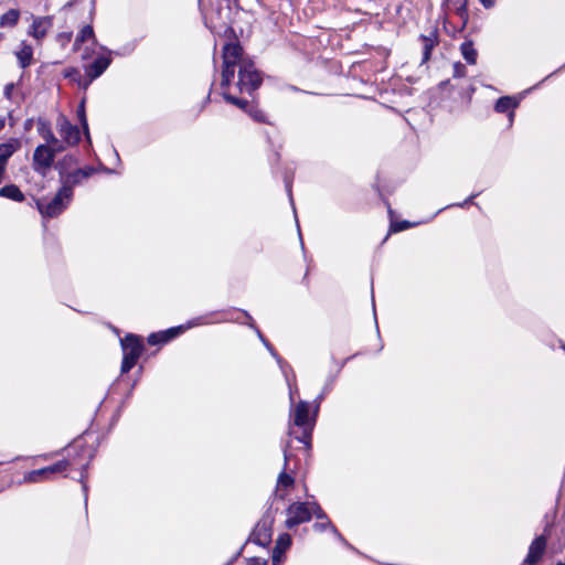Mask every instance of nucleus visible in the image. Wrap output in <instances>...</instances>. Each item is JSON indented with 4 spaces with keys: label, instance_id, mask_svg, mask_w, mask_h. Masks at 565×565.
Masks as SVG:
<instances>
[{
    "label": "nucleus",
    "instance_id": "1",
    "mask_svg": "<svg viewBox=\"0 0 565 565\" xmlns=\"http://www.w3.org/2000/svg\"><path fill=\"white\" fill-rule=\"evenodd\" d=\"M238 68V81L235 84L239 93L252 94L262 84V76L253 61L243 56V49L238 43H227L223 47V67L221 87L224 99L241 109L248 106V102L231 94V83Z\"/></svg>",
    "mask_w": 565,
    "mask_h": 565
},
{
    "label": "nucleus",
    "instance_id": "2",
    "mask_svg": "<svg viewBox=\"0 0 565 565\" xmlns=\"http://www.w3.org/2000/svg\"><path fill=\"white\" fill-rule=\"evenodd\" d=\"M313 426L315 418L309 416V404L300 401L290 413L289 435L309 446Z\"/></svg>",
    "mask_w": 565,
    "mask_h": 565
},
{
    "label": "nucleus",
    "instance_id": "3",
    "mask_svg": "<svg viewBox=\"0 0 565 565\" xmlns=\"http://www.w3.org/2000/svg\"><path fill=\"white\" fill-rule=\"evenodd\" d=\"M73 192L68 188H62L51 200L40 199L36 201L39 212L45 217L60 215L71 203Z\"/></svg>",
    "mask_w": 565,
    "mask_h": 565
},
{
    "label": "nucleus",
    "instance_id": "4",
    "mask_svg": "<svg viewBox=\"0 0 565 565\" xmlns=\"http://www.w3.org/2000/svg\"><path fill=\"white\" fill-rule=\"evenodd\" d=\"M124 358L121 363V373H128L140 358L143 347L140 339L134 334H128L121 340Z\"/></svg>",
    "mask_w": 565,
    "mask_h": 565
},
{
    "label": "nucleus",
    "instance_id": "5",
    "mask_svg": "<svg viewBox=\"0 0 565 565\" xmlns=\"http://www.w3.org/2000/svg\"><path fill=\"white\" fill-rule=\"evenodd\" d=\"M75 459H63L52 466L32 470L24 475V482L36 483L51 480L54 475L64 472L68 467L75 465Z\"/></svg>",
    "mask_w": 565,
    "mask_h": 565
},
{
    "label": "nucleus",
    "instance_id": "6",
    "mask_svg": "<svg viewBox=\"0 0 565 565\" xmlns=\"http://www.w3.org/2000/svg\"><path fill=\"white\" fill-rule=\"evenodd\" d=\"M285 525L292 529L311 520V502H294L286 510Z\"/></svg>",
    "mask_w": 565,
    "mask_h": 565
},
{
    "label": "nucleus",
    "instance_id": "7",
    "mask_svg": "<svg viewBox=\"0 0 565 565\" xmlns=\"http://www.w3.org/2000/svg\"><path fill=\"white\" fill-rule=\"evenodd\" d=\"M62 151V148H50L46 145H40L33 152L34 170L44 173L54 162L55 154Z\"/></svg>",
    "mask_w": 565,
    "mask_h": 565
},
{
    "label": "nucleus",
    "instance_id": "8",
    "mask_svg": "<svg viewBox=\"0 0 565 565\" xmlns=\"http://www.w3.org/2000/svg\"><path fill=\"white\" fill-rule=\"evenodd\" d=\"M56 169L60 173L62 188H68L72 192L76 184H79L95 172L93 168L76 169L72 172L63 171V163H57Z\"/></svg>",
    "mask_w": 565,
    "mask_h": 565
},
{
    "label": "nucleus",
    "instance_id": "9",
    "mask_svg": "<svg viewBox=\"0 0 565 565\" xmlns=\"http://www.w3.org/2000/svg\"><path fill=\"white\" fill-rule=\"evenodd\" d=\"M273 523L274 515L271 511L268 510L254 529L253 536L255 543L260 546H266L270 543Z\"/></svg>",
    "mask_w": 565,
    "mask_h": 565
},
{
    "label": "nucleus",
    "instance_id": "10",
    "mask_svg": "<svg viewBox=\"0 0 565 565\" xmlns=\"http://www.w3.org/2000/svg\"><path fill=\"white\" fill-rule=\"evenodd\" d=\"M57 130L63 140L68 146H74L81 140V132L77 126L72 125L70 120L63 116L57 119Z\"/></svg>",
    "mask_w": 565,
    "mask_h": 565
},
{
    "label": "nucleus",
    "instance_id": "11",
    "mask_svg": "<svg viewBox=\"0 0 565 565\" xmlns=\"http://www.w3.org/2000/svg\"><path fill=\"white\" fill-rule=\"evenodd\" d=\"M110 54V52H108ZM111 58L109 55H99L93 63L85 66V73L88 77V82L84 85V88L88 86L90 82L99 77L110 65Z\"/></svg>",
    "mask_w": 565,
    "mask_h": 565
},
{
    "label": "nucleus",
    "instance_id": "12",
    "mask_svg": "<svg viewBox=\"0 0 565 565\" xmlns=\"http://www.w3.org/2000/svg\"><path fill=\"white\" fill-rule=\"evenodd\" d=\"M53 25L52 17H38L33 19L29 34L36 40H42Z\"/></svg>",
    "mask_w": 565,
    "mask_h": 565
},
{
    "label": "nucleus",
    "instance_id": "13",
    "mask_svg": "<svg viewBox=\"0 0 565 565\" xmlns=\"http://www.w3.org/2000/svg\"><path fill=\"white\" fill-rule=\"evenodd\" d=\"M546 547V540L544 536L536 537L530 545L525 562L530 565L536 564L543 556Z\"/></svg>",
    "mask_w": 565,
    "mask_h": 565
},
{
    "label": "nucleus",
    "instance_id": "14",
    "mask_svg": "<svg viewBox=\"0 0 565 565\" xmlns=\"http://www.w3.org/2000/svg\"><path fill=\"white\" fill-rule=\"evenodd\" d=\"M419 40L422 41L423 45L422 63L424 64L429 61L431 51L437 44V33L435 31H431L429 35H420Z\"/></svg>",
    "mask_w": 565,
    "mask_h": 565
},
{
    "label": "nucleus",
    "instance_id": "15",
    "mask_svg": "<svg viewBox=\"0 0 565 565\" xmlns=\"http://www.w3.org/2000/svg\"><path fill=\"white\" fill-rule=\"evenodd\" d=\"M89 40L94 44H97L93 26L90 24H87V25H84L81 29V31L78 32V34L76 35V39H75L74 45H73V50L78 51L81 45Z\"/></svg>",
    "mask_w": 565,
    "mask_h": 565
},
{
    "label": "nucleus",
    "instance_id": "16",
    "mask_svg": "<svg viewBox=\"0 0 565 565\" xmlns=\"http://www.w3.org/2000/svg\"><path fill=\"white\" fill-rule=\"evenodd\" d=\"M288 451L287 449L284 450V469L279 473L277 479V492H279L282 488L291 487L295 482V479L286 472L287 466H288Z\"/></svg>",
    "mask_w": 565,
    "mask_h": 565
},
{
    "label": "nucleus",
    "instance_id": "17",
    "mask_svg": "<svg viewBox=\"0 0 565 565\" xmlns=\"http://www.w3.org/2000/svg\"><path fill=\"white\" fill-rule=\"evenodd\" d=\"M181 327L179 328H171L164 333H152L148 337V342L151 345L158 344V343H164L175 337L180 331Z\"/></svg>",
    "mask_w": 565,
    "mask_h": 565
},
{
    "label": "nucleus",
    "instance_id": "18",
    "mask_svg": "<svg viewBox=\"0 0 565 565\" xmlns=\"http://www.w3.org/2000/svg\"><path fill=\"white\" fill-rule=\"evenodd\" d=\"M33 57V50L31 45L22 43L21 49L17 52V58L22 68L28 67L31 64Z\"/></svg>",
    "mask_w": 565,
    "mask_h": 565
},
{
    "label": "nucleus",
    "instance_id": "19",
    "mask_svg": "<svg viewBox=\"0 0 565 565\" xmlns=\"http://www.w3.org/2000/svg\"><path fill=\"white\" fill-rule=\"evenodd\" d=\"M0 196L13 200L15 202H22L24 194L14 184H9L0 189Z\"/></svg>",
    "mask_w": 565,
    "mask_h": 565
},
{
    "label": "nucleus",
    "instance_id": "20",
    "mask_svg": "<svg viewBox=\"0 0 565 565\" xmlns=\"http://www.w3.org/2000/svg\"><path fill=\"white\" fill-rule=\"evenodd\" d=\"M460 52H461V54H462L463 58H465L469 64H476L478 53H477V51L475 50L473 44H472V42H471V41H465V42L460 45Z\"/></svg>",
    "mask_w": 565,
    "mask_h": 565
},
{
    "label": "nucleus",
    "instance_id": "21",
    "mask_svg": "<svg viewBox=\"0 0 565 565\" xmlns=\"http://www.w3.org/2000/svg\"><path fill=\"white\" fill-rule=\"evenodd\" d=\"M17 151V147L13 143H1L0 145V166L6 167L8 160Z\"/></svg>",
    "mask_w": 565,
    "mask_h": 565
},
{
    "label": "nucleus",
    "instance_id": "22",
    "mask_svg": "<svg viewBox=\"0 0 565 565\" xmlns=\"http://www.w3.org/2000/svg\"><path fill=\"white\" fill-rule=\"evenodd\" d=\"M19 11L18 10H14V9H11L9 10L8 12H6L1 18H0V25L1 26H13L17 24L18 20H19Z\"/></svg>",
    "mask_w": 565,
    "mask_h": 565
},
{
    "label": "nucleus",
    "instance_id": "23",
    "mask_svg": "<svg viewBox=\"0 0 565 565\" xmlns=\"http://www.w3.org/2000/svg\"><path fill=\"white\" fill-rule=\"evenodd\" d=\"M448 9L455 11L458 15L463 17L467 11V0H446Z\"/></svg>",
    "mask_w": 565,
    "mask_h": 565
},
{
    "label": "nucleus",
    "instance_id": "24",
    "mask_svg": "<svg viewBox=\"0 0 565 565\" xmlns=\"http://www.w3.org/2000/svg\"><path fill=\"white\" fill-rule=\"evenodd\" d=\"M515 107H516V103L513 102V99L508 96L500 97L495 103V110L498 113H505Z\"/></svg>",
    "mask_w": 565,
    "mask_h": 565
},
{
    "label": "nucleus",
    "instance_id": "25",
    "mask_svg": "<svg viewBox=\"0 0 565 565\" xmlns=\"http://www.w3.org/2000/svg\"><path fill=\"white\" fill-rule=\"evenodd\" d=\"M291 545V537L289 534L287 533H284L281 535H279V537L277 539V542H276V546L274 548V551H277L279 553H285Z\"/></svg>",
    "mask_w": 565,
    "mask_h": 565
},
{
    "label": "nucleus",
    "instance_id": "26",
    "mask_svg": "<svg viewBox=\"0 0 565 565\" xmlns=\"http://www.w3.org/2000/svg\"><path fill=\"white\" fill-rule=\"evenodd\" d=\"M327 527H330L332 530V532L340 539V540H343L341 534L338 532V530L332 525V523L329 521V520H324V521H318L313 524V529L316 531H319V532H322L324 531Z\"/></svg>",
    "mask_w": 565,
    "mask_h": 565
},
{
    "label": "nucleus",
    "instance_id": "27",
    "mask_svg": "<svg viewBox=\"0 0 565 565\" xmlns=\"http://www.w3.org/2000/svg\"><path fill=\"white\" fill-rule=\"evenodd\" d=\"M316 515L319 521L329 520L317 502H311V516Z\"/></svg>",
    "mask_w": 565,
    "mask_h": 565
},
{
    "label": "nucleus",
    "instance_id": "28",
    "mask_svg": "<svg viewBox=\"0 0 565 565\" xmlns=\"http://www.w3.org/2000/svg\"><path fill=\"white\" fill-rule=\"evenodd\" d=\"M258 335H259L260 340L263 341V343L266 345V348L269 350L271 355L276 358V360L279 363L280 367L284 370V362H282V360L276 354V352L273 349V347L263 338V335H262V333L259 331H258Z\"/></svg>",
    "mask_w": 565,
    "mask_h": 565
},
{
    "label": "nucleus",
    "instance_id": "29",
    "mask_svg": "<svg viewBox=\"0 0 565 565\" xmlns=\"http://www.w3.org/2000/svg\"><path fill=\"white\" fill-rule=\"evenodd\" d=\"M43 138L45 139V141L47 142V146L51 147V146H55V145H58V139L54 136V134L47 129L44 134H43Z\"/></svg>",
    "mask_w": 565,
    "mask_h": 565
},
{
    "label": "nucleus",
    "instance_id": "30",
    "mask_svg": "<svg viewBox=\"0 0 565 565\" xmlns=\"http://www.w3.org/2000/svg\"><path fill=\"white\" fill-rule=\"evenodd\" d=\"M466 75V66L460 62L454 64V77H463Z\"/></svg>",
    "mask_w": 565,
    "mask_h": 565
},
{
    "label": "nucleus",
    "instance_id": "31",
    "mask_svg": "<svg viewBox=\"0 0 565 565\" xmlns=\"http://www.w3.org/2000/svg\"><path fill=\"white\" fill-rule=\"evenodd\" d=\"M244 110L247 111L255 120H264V115L260 110L253 109L252 107H249V105Z\"/></svg>",
    "mask_w": 565,
    "mask_h": 565
},
{
    "label": "nucleus",
    "instance_id": "32",
    "mask_svg": "<svg viewBox=\"0 0 565 565\" xmlns=\"http://www.w3.org/2000/svg\"><path fill=\"white\" fill-rule=\"evenodd\" d=\"M409 226H411V224L407 221L393 223L391 225L393 232H401V231L408 228Z\"/></svg>",
    "mask_w": 565,
    "mask_h": 565
},
{
    "label": "nucleus",
    "instance_id": "33",
    "mask_svg": "<svg viewBox=\"0 0 565 565\" xmlns=\"http://www.w3.org/2000/svg\"><path fill=\"white\" fill-rule=\"evenodd\" d=\"M72 39V32H62L57 35V41L62 44V45H65L67 44Z\"/></svg>",
    "mask_w": 565,
    "mask_h": 565
},
{
    "label": "nucleus",
    "instance_id": "34",
    "mask_svg": "<svg viewBox=\"0 0 565 565\" xmlns=\"http://www.w3.org/2000/svg\"><path fill=\"white\" fill-rule=\"evenodd\" d=\"M78 117L81 119V122H82L86 134H88V125H87V121H86V117H85V111H84L83 105L78 109Z\"/></svg>",
    "mask_w": 565,
    "mask_h": 565
},
{
    "label": "nucleus",
    "instance_id": "35",
    "mask_svg": "<svg viewBox=\"0 0 565 565\" xmlns=\"http://www.w3.org/2000/svg\"><path fill=\"white\" fill-rule=\"evenodd\" d=\"M58 163H63V171H67V167L68 166H72V164H75L76 163V160L74 157L72 156H67L65 157L62 161H60Z\"/></svg>",
    "mask_w": 565,
    "mask_h": 565
},
{
    "label": "nucleus",
    "instance_id": "36",
    "mask_svg": "<svg viewBox=\"0 0 565 565\" xmlns=\"http://www.w3.org/2000/svg\"><path fill=\"white\" fill-rule=\"evenodd\" d=\"M13 89H14V84L13 83H9L4 86V97L9 100L12 99V94H13Z\"/></svg>",
    "mask_w": 565,
    "mask_h": 565
},
{
    "label": "nucleus",
    "instance_id": "37",
    "mask_svg": "<svg viewBox=\"0 0 565 565\" xmlns=\"http://www.w3.org/2000/svg\"><path fill=\"white\" fill-rule=\"evenodd\" d=\"M247 565H267V561L260 557H252L248 559Z\"/></svg>",
    "mask_w": 565,
    "mask_h": 565
},
{
    "label": "nucleus",
    "instance_id": "38",
    "mask_svg": "<svg viewBox=\"0 0 565 565\" xmlns=\"http://www.w3.org/2000/svg\"><path fill=\"white\" fill-rule=\"evenodd\" d=\"M281 555H282V553H279L277 551H273V565H280L281 564Z\"/></svg>",
    "mask_w": 565,
    "mask_h": 565
},
{
    "label": "nucleus",
    "instance_id": "39",
    "mask_svg": "<svg viewBox=\"0 0 565 565\" xmlns=\"http://www.w3.org/2000/svg\"><path fill=\"white\" fill-rule=\"evenodd\" d=\"M88 463H89V461H86L85 463H83V465H82V473H81V479H79V481H81V482H82V484H83V489H84V491H86V484H85V482H84V480H83V479L85 478L84 471H86V469H87V467H88Z\"/></svg>",
    "mask_w": 565,
    "mask_h": 565
},
{
    "label": "nucleus",
    "instance_id": "40",
    "mask_svg": "<svg viewBox=\"0 0 565 565\" xmlns=\"http://www.w3.org/2000/svg\"><path fill=\"white\" fill-rule=\"evenodd\" d=\"M479 1L487 9H490V8L494 7V4H495V0H479Z\"/></svg>",
    "mask_w": 565,
    "mask_h": 565
},
{
    "label": "nucleus",
    "instance_id": "41",
    "mask_svg": "<svg viewBox=\"0 0 565 565\" xmlns=\"http://www.w3.org/2000/svg\"><path fill=\"white\" fill-rule=\"evenodd\" d=\"M73 75H78V71L75 70V68H72L71 71H68L65 76L66 77H72Z\"/></svg>",
    "mask_w": 565,
    "mask_h": 565
},
{
    "label": "nucleus",
    "instance_id": "42",
    "mask_svg": "<svg viewBox=\"0 0 565 565\" xmlns=\"http://www.w3.org/2000/svg\"><path fill=\"white\" fill-rule=\"evenodd\" d=\"M6 169H7L6 167L0 166V183L4 179Z\"/></svg>",
    "mask_w": 565,
    "mask_h": 565
},
{
    "label": "nucleus",
    "instance_id": "43",
    "mask_svg": "<svg viewBox=\"0 0 565 565\" xmlns=\"http://www.w3.org/2000/svg\"><path fill=\"white\" fill-rule=\"evenodd\" d=\"M6 126V118L4 117H0V130H2Z\"/></svg>",
    "mask_w": 565,
    "mask_h": 565
},
{
    "label": "nucleus",
    "instance_id": "44",
    "mask_svg": "<svg viewBox=\"0 0 565 565\" xmlns=\"http://www.w3.org/2000/svg\"><path fill=\"white\" fill-rule=\"evenodd\" d=\"M89 56H90V53L88 52V49H85V51H84V53H83L82 57H83L84 60H86V58H88Z\"/></svg>",
    "mask_w": 565,
    "mask_h": 565
},
{
    "label": "nucleus",
    "instance_id": "45",
    "mask_svg": "<svg viewBox=\"0 0 565 565\" xmlns=\"http://www.w3.org/2000/svg\"><path fill=\"white\" fill-rule=\"evenodd\" d=\"M50 148H62V151L64 150V147L61 145L60 141H58V145L51 146Z\"/></svg>",
    "mask_w": 565,
    "mask_h": 565
},
{
    "label": "nucleus",
    "instance_id": "46",
    "mask_svg": "<svg viewBox=\"0 0 565 565\" xmlns=\"http://www.w3.org/2000/svg\"><path fill=\"white\" fill-rule=\"evenodd\" d=\"M43 457H44L45 459H47V458H51V457H52V455H44Z\"/></svg>",
    "mask_w": 565,
    "mask_h": 565
},
{
    "label": "nucleus",
    "instance_id": "47",
    "mask_svg": "<svg viewBox=\"0 0 565 565\" xmlns=\"http://www.w3.org/2000/svg\"><path fill=\"white\" fill-rule=\"evenodd\" d=\"M287 189H288V192L290 193V184L287 183Z\"/></svg>",
    "mask_w": 565,
    "mask_h": 565
}]
</instances>
